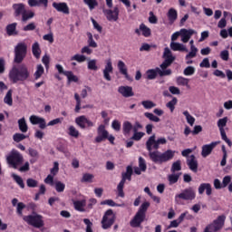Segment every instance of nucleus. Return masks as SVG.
I'll return each mask as SVG.
<instances>
[{"label": "nucleus", "mask_w": 232, "mask_h": 232, "mask_svg": "<svg viewBox=\"0 0 232 232\" xmlns=\"http://www.w3.org/2000/svg\"><path fill=\"white\" fill-rule=\"evenodd\" d=\"M9 79L13 84L28 81L30 79V70L28 66L21 64L17 67H13L9 72Z\"/></svg>", "instance_id": "1"}, {"label": "nucleus", "mask_w": 232, "mask_h": 232, "mask_svg": "<svg viewBox=\"0 0 232 232\" xmlns=\"http://www.w3.org/2000/svg\"><path fill=\"white\" fill-rule=\"evenodd\" d=\"M147 150L150 152L151 160L156 164H164V162H168L175 157V151L169 150L165 152H159L156 146H147Z\"/></svg>", "instance_id": "2"}, {"label": "nucleus", "mask_w": 232, "mask_h": 232, "mask_svg": "<svg viewBox=\"0 0 232 232\" xmlns=\"http://www.w3.org/2000/svg\"><path fill=\"white\" fill-rule=\"evenodd\" d=\"M97 133L98 135L95 138V142H104V140H109L110 144H115V136L108 132L104 124H101L98 127Z\"/></svg>", "instance_id": "3"}, {"label": "nucleus", "mask_w": 232, "mask_h": 232, "mask_svg": "<svg viewBox=\"0 0 232 232\" xmlns=\"http://www.w3.org/2000/svg\"><path fill=\"white\" fill-rule=\"evenodd\" d=\"M197 193L195 189L191 187L183 189L180 193L176 194L174 200L176 204H182V200H195Z\"/></svg>", "instance_id": "4"}, {"label": "nucleus", "mask_w": 232, "mask_h": 232, "mask_svg": "<svg viewBox=\"0 0 232 232\" xmlns=\"http://www.w3.org/2000/svg\"><path fill=\"white\" fill-rule=\"evenodd\" d=\"M28 52V46L24 43H18L14 47V63L16 64H21L24 58L26 57V53Z\"/></svg>", "instance_id": "5"}, {"label": "nucleus", "mask_w": 232, "mask_h": 232, "mask_svg": "<svg viewBox=\"0 0 232 232\" xmlns=\"http://www.w3.org/2000/svg\"><path fill=\"white\" fill-rule=\"evenodd\" d=\"M7 164L14 169H18L19 166L23 164L24 159L21 153L17 152V150H13L11 153L6 157Z\"/></svg>", "instance_id": "6"}, {"label": "nucleus", "mask_w": 232, "mask_h": 232, "mask_svg": "<svg viewBox=\"0 0 232 232\" xmlns=\"http://www.w3.org/2000/svg\"><path fill=\"white\" fill-rule=\"evenodd\" d=\"M160 75V77H166L168 75H171V71H163L156 67L155 69H149L146 72V79L148 81H153L157 79V76Z\"/></svg>", "instance_id": "7"}, {"label": "nucleus", "mask_w": 232, "mask_h": 232, "mask_svg": "<svg viewBox=\"0 0 232 232\" xmlns=\"http://www.w3.org/2000/svg\"><path fill=\"white\" fill-rule=\"evenodd\" d=\"M24 222L33 226L34 227H43L44 226V222L43 221V217L37 214H33L29 216L24 217Z\"/></svg>", "instance_id": "8"}, {"label": "nucleus", "mask_w": 232, "mask_h": 232, "mask_svg": "<svg viewBox=\"0 0 232 232\" xmlns=\"http://www.w3.org/2000/svg\"><path fill=\"white\" fill-rule=\"evenodd\" d=\"M114 222H115V214H113V210L111 209L107 210L102 220V228L108 229L109 227H111Z\"/></svg>", "instance_id": "9"}, {"label": "nucleus", "mask_w": 232, "mask_h": 232, "mask_svg": "<svg viewBox=\"0 0 232 232\" xmlns=\"http://www.w3.org/2000/svg\"><path fill=\"white\" fill-rule=\"evenodd\" d=\"M75 123L77 124V126H79V128H81L82 130H86V128H93V123L92 121L88 120V118H86V116L82 115L80 117H77L75 119Z\"/></svg>", "instance_id": "10"}, {"label": "nucleus", "mask_w": 232, "mask_h": 232, "mask_svg": "<svg viewBox=\"0 0 232 232\" xmlns=\"http://www.w3.org/2000/svg\"><path fill=\"white\" fill-rule=\"evenodd\" d=\"M103 14L106 16L107 20L109 21H119V14L120 10L119 7L115 6L113 10L111 9H104Z\"/></svg>", "instance_id": "11"}, {"label": "nucleus", "mask_w": 232, "mask_h": 232, "mask_svg": "<svg viewBox=\"0 0 232 232\" xmlns=\"http://www.w3.org/2000/svg\"><path fill=\"white\" fill-rule=\"evenodd\" d=\"M53 8H55L56 12H60L61 14H64V15H70V7L66 2H53Z\"/></svg>", "instance_id": "12"}, {"label": "nucleus", "mask_w": 232, "mask_h": 232, "mask_svg": "<svg viewBox=\"0 0 232 232\" xmlns=\"http://www.w3.org/2000/svg\"><path fill=\"white\" fill-rule=\"evenodd\" d=\"M29 121L31 124H33L34 126L39 124L40 130H44L46 128V120H44V118H41L36 115H32L30 116Z\"/></svg>", "instance_id": "13"}, {"label": "nucleus", "mask_w": 232, "mask_h": 232, "mask_svg": "<svg viewBox=\"0 0 232 232\" xmlns=\"http://www.w3.org/2000/svg\"><path fill=\"white\" fill-rule=\"evenodd\" d=\"M187 166H188L189 170L197 173L198 171V161L195 155H190L187 158Z\"/></svg>", "instance_id": "14"}, {"label": "nucleus", "mask_w": 232, "mask_h": 232, "mask_svg": "<svg viewBox=\"0 0 232 232\" xmlns=\"http://www.w3.org/2000/svg\"><path fill=\"white\" fill-rule=\"evenodd\" d=\"M110 73H113V63L111 59L106 61L105 68L103 69V78L105 81H111Z\"/></svg>", "instance_id": "15"}, {"label": "nucleus", "mask_w": 232, "mask_h": 232, "mask_svg": "<svg viewBox=\"0 0 232 232\" xmlns=\"http://www.w3.org/2000/svg\"><path fill=\"white\" fill-rule=\"evenodd\" d=\"M118 92L125 98L133 97V95H135V92H133V87L128 85L120 86L118 88Z\"/></svg>", "instance_id": "16"}, {"label": "nucleus", "mask_w": 232, "mask_h": 232, "mask_svg": "<svg viewBox=\"0 0 232 232\" xmlns=\"http://www.w3.org/2000/svg\"><path fill=\"white\" fill-rule=\"evenodd\" d=\"M146 218V214H142L140 212H137L134 218L130 221L131 227H139L144 219Z\"/></svg>", "instance_id": "17"}, {"label": "nucleus", "mask_w": 232, "mask_h": 232, "mask_svg": "<svg viewBox=\"0 0 232 232\" xmlns=\"http://www.w3.org/2000/svg\"><path fill=\"white\" fill-rule=\"evenodd\" d=\"M117 66H118V70H119L120 73L121 75H124V77L127 81H131V77L130 76V74H128V67L126 66V63L120 60L118 62Z\"/></svg>", "instance_id": "18"}, {"label": "nucleus", "mask_w": 232, "mask_h": 232, "mask_svg": "<svg viewBox=\"0 0 232 232\" xmlns=\"http://www.w3.org/2000/svg\"><path fill=\"white\" fill-rule=\"evenodd\" d=\"M131 175H133V167L129 165L126 169V172L121 174V180L120 181L121 184H126V180H131Z\"/></svg>", "instance_id": "19"}, {"label": "nucleus", "mask_w": 232, "mask_h": 232, "mask_svg": "<svg viewBox=\"0 0 232 232\" xmlns=\"http://www.w3.org/2000/svg\"><path fill=\"white\" fill-rule=\"evenodd\" d=\"M195 34V30L193 29H181L180 35L182 43H188L189 39H191V35Z\"/></svg>", "instance_id": "20"}, {"label": "nucleus", "mask_w": 232, "mask_h": 232, "mask_svg": "<svg viewBox=\"0 0 232 232\" xmlns=\"http://www.w3.org/2000/svg\"><path fill=\"white\" fill-rule=\"evenodd\" d=\"M212 223L216 225L218 229L220 231V229H222L226 224V215L223 214L218 216L216 219L213 220Z\"/></svg>", "instance_id": "21"}, {"label": "nucleus", "mask_w": 232, "mask_h": 232, "mask_svg": "<svg viewBox=\"0 0 232 232\" xmlns=\"http://www.w3.org/2000/svg\"><path fill=\"white\" fill-rule=\"evenodd\" d=\"M204 191H206L207 195L209 196L212 193L211 184L209 183H202L198 187V194L203 195Z\"/></svg>", "instance_id": "22"}, {"label": "nucleus", "mask_w": 232, "mask_h": 232, "mask_svg": "<svg viewBox=\"0 0 232 232\" xmlns=\"http://www.w3.org/2000/svg\"><path fill=\"white\" fill-rule=\"evenodd\" d=\"M13 10H14V16L19 17V15H23L26 9L24 8V4H14Z\"/></svg>", "instance_id": "23"}, {"label": "nucleus", "mask_w": 232, "mask_h": 232, "mask_svg": "<svg viewBox=\"0 0 232 232\" xmlns=\"http://www.w3.org/2000/svg\"><path fill=\"white\" fill-rule=\"evenodd\" d=\"M167 17L169 19V24H173V23L177 21V18L179 17V14L175 10V8H170L167 13Z\"/></svg>", "instance_id": "24"}, {"label": "nucleus", "mask_w": 232, "mask_h": 232, "mask_svg": "<svg viewBox=\"0 0 232 232\" xmlns=\"http://www.w3.org/2000/svg\"><path fill=\"white\" fill-rule=\"evenodd\" d=\"M170 49L173 50V52H188V49L186 46H184V44L177 42L170 43Z\"/></svg>", "instance_id": "25"}, {"label": "nucleus", "mask_w": 232, "mask_h": 232, "mask_svg": "<svg viewBox=\"0 0 232 232\" xmlns=\"http://www.w3.org/2000/svg\"><path fill=\"white\" fill-rule=\"evenodd\" d=\"M17 23H13L11 24H8L6 26V34L7 35L9 36H12V35H18V32H17Z\"/></svg>", "instance_id": "26"}, {"label": "nucleus", "mask_w": 232, "mask_h": 232, "mask_svg": "<svg viewBox=\"0 0 232 232\" xmlns=\"http://www.w3.org/2000/svg\"><path fill=\"white\" fill-rule=\"evenodd\" d=\"M32 53L34 57H35V59L41 58V45H39V42H35L34 44H33Z\"/></svg>", "instance_id": "27"}, {"label": "nucleus", "mask_w": 232, "mask_h": 232, "mask_svg": "<svg viewBox=\"0 0 232 232\" xmlns=\"http://www.w3.org/2000/svg\"><path fill=\"white\" fill-rule=\"evenodd\" d=\"M102 206H110L111 208H124V203L117 204L113 199H106L101 202Z\"/></svg>", "instance_id": "28"}, {"label": "nucleus", "mask_w": 232, "mask_h": 232, "mask_svg": "<svg viewBox=\"0 0 232 232\" xmlns=\"http://www.w3.org/2000/svg\"><path fill=\"white\" fill-rule=\"evenodd\" d=\"M171 64H173V60L165 59L164 62L160 65V68L161 69V72L170 71V75H171L172 73L171 69H168L169 68V66H171Z\"/></svg>", "instance_id": "29"}, {"label": "nucleus", "mask_w": 232, "mask_h": 232, "mask_svg": "<svg viewBox=\"0 0 232 232\" xmlns=\"http://www.w3.org/2000/svg\"><path fill=\"white\" fill-rule=\"evenodd\" d=\"M73 206L74 208L76 209V211H84V208L86 206V200L82 199V200H77L73 202Z\"/></svg>", "instance_id": "30"}, {"label": "nucleus", "mask_w": 232, "mask_h": 232, "mask_svg": "<svg viewBox=\"0 0 232 232\" xmlns=\"http://www.w3.org/2000/svg\"><path fill=\"white\" fill-rule=\"evenodd\" d=\"M34 17H35V13L25 10L22 14V21L26 23V21H30V19H34Z\"/></svg>", "instance_id": "31"}, {"label": "nucleus", "mask_w": 232, "mask_h": 232, "mask_svg": "<svg viewBox=\"0 0 232 232\" xmlns=\"http://www.w3.org/2000/svg\"><path fill=\"white\" fill-rule=\"evenodd\" d=\"M43 73H44V67H43V64H38L36 66V71L34 74V80L39 81V79H41V77H43Z\"/></svg>", "instance_id": "32"}, {"label": "nucleus", "mask_w": 232, "mask_h": 232, "mask_svg": "<svg viewBox=\"0 0 232 232\" xmlns=\"http://www.w3.org/2000/svg\"><path fill=\"white\" fill-rule=\"evenodd\" d=\"M18 127L22 133H26V131H28V124H26V120L24 118L18 120Z\"/></svg>", "instance_id": "33"}, {"label": "nucleus", "mask_w": 232, "mask_h": 232, "mask_svg": "<svg viewBox=\"0 0 232 232\" xmlns=\"http://www.w3.org/2000/svg\"><path fill=\"white\" fill-rule=\"evenodd\" d=\"M140 31L142 32L143 37H150L151 35V29L144 24H140Z\"/></svg>", "instance_id": "34"}, {"label": "nucleus", "mask_w": 232, "mask_h": 232, "mask_svg": "<svg viewBox=\"0 0 232 232\" xmlns=\"http://www.w3.org/2000/svg\"><path fill=\"white\" fill-rule=\"evenodd\" d=\"M177 102H179V100L177 99V97H173L171 101L166 103V107L170 110L171 113L175 111V106H177Z\"/></svg>", "instance_id": "35"}, {"label": "nucleus", "mask_w": 232, "mask_h": 232, "mask_svg": "<svg viewBox=\"0 0 232 232\" xmlns=\"http://www.w3.org/2000/svg\"><path fill=\"white\" fill-rule=\"evenodd\" d=\"M68 135L70 137H73L74 139H79V130L72 125L69 126L68 128Z\"/></svg>", "instance_id": "36"}, {"label": "nucleus", "mask_w": 232, "mask_h": 232, "mask_svg": "<svg viewBox=\"0 0 232 232\" xmlns=\"http://www.w3.org/2000/svg\"><path fill=\"white\" fill-rule=\"evenodd\" d=\"M65 77H67L68 82H79V77L75 76L72 71L65 72Z\"/></svg>", "instance_id": "37"}, {"label": "nucleus", "mask_w": 232, "mask_h": 232, "mask_svg": "<svg viewBox=\"0 0 232 232\" xmlns=\"http://www.w3.org/2000/svg\"><path fill=\"white\" fill-rule=\"evenodd\" d=\"M84 5H87L90 10H95L96 6H99L97 0H83Z\"/></svg>", "instance_id": "38"}, {"label": "nucleus", "mask_w": 232, "mask_h": 232, "mask_svg": "<svg viewBox=\"0 0 232 232\" xmlns=\"http://www.w3.org/2000/svg\"><path fill=\"white\" fill-rule=\"evenodd\" d=\"M12 177L14 180L18 184V186L24 189V181L23 180V178L17 174H12Z\"/></svg>", "instance_id": "39"}, {"label": "nucleus", "mask_w": 232, "mask_h": 232, "mask_svg": "<svg viewBox=\"0 0 232 232\" xmlns=\"http://www.w3.org/2000/svg\"><path fill=\"white\" fill-rule=\"evenodd\" d=\"M183 115L186 117L187 122L188 124H189V126H193V124H195V117L191 116V114H189V111H183Z\"/></svg>", "instance_id": "40"}, {"label": "nucleus", "mask_w": 232, "mask_h": 232, "mask_svg": "<svg viewBox=\"0 0 232 232\" xmlns=\"http://www.w3.org/2000/svg\"><path fill=\"white\" fill-rule=\"evenodd\" d=\"M4 102L5 104H8V106H12L14 104V100L12 99V90H9L6 93V95L4 98Z\"/></svg>", "instance_id": "41"}, {"label": "nucleus", "mask_w": 232, "mask_h": 232, "mask_svg": "<svg viewBox=\"0 0 232 232\" xmlns=\"http://www.w3.org/2000/svg\"><path fill=\"white\" fill-rule=\"evenodd\" d=\"M54 188L57 191V193H63L64 189L66 188V185L63 183L62 181H56L54 183Z\"/></svg>", "instance_id": "42"}, {"label": "nucleus", "mask_w": 232, "mask_h": 232, "mask_svg": "<svg viewBox=\"0 0 232 232\" xmlns=\"http://www.w3.org/2000/svg\"><path fill=\"white\" fill-rule=\"evenodd\" d=\"M131 130H133V125H131V122L125 121L123 123V135H128Z\"/></svg>", "instance_id": "43"}, {"label": "nucleus", "mask_w": 232, "mask_h": 232, "mask_svg": "<svg viewBox=\"0 0 232 232\" xmlns=\"http://www.w3.org/2000/svg\"><path fill=\"white\" fill-rule=\"evenodd\" d=\"M227 117H224L223 119H219L218 121V128H219V131L224 130V128H226V126L227 125Z\"/></svg>", "instance_id": "44"}, {"label": "nucleus", "mask_w": 232, "mask_h": 232, "mask_svg": "<svg viewBox=\"0 0 232 232\" xmlns=\"http://www.w3.org/2000/svg\"><path fill=\"white\" fill-rule=\"evenodd\" d=\"M94 176L93 174L90 173H84L82 177L81 182H89L92 183L93 182Z\"/></svg>", "instance_id": "45"}, {"label": "nucleus", "mask_w": 232, "mask_h": 232, "mask_svg": "<svg viewBox=\"0 0 232 232\" xmlns=\"http://www.w3.org/2000/svg\"><path fill=\"white\" fill-rule=\"evenodd\" d=\"M211 151H213V146H203L201 155L206 158L211 155Z\"/></svg>", "instance_id": "46"}, {"label": "nucleus", "mask_w": 232, "mask_h": 232, "mask_svg": "<svg viewBox=\"0 0 232 232\" xmlns=\"http://www.w3.org/2000/svg\"><path fill=\"white\" fill-rule=\"evenodd\" d=\"M163 57L164 59H167L169 61H175V58L173 56V54L171 53V50H169V48L166 47L164 49V53H163Z\"/></svg>", "instance_id": "47"}, {"label": "nucleus", "mask_w": 232, "mask_h": 232, "mask_svg": "<svg viewBox=\"0 0 232 232\" xmlns=\"http://www.w3.org/2000/svg\"><path fill=\"white\" fill-rule=\"evenodd\" d=\"M74 99L76 101V106L74 109L75 113H79V111H81V96L79 95V93L75 92L74 93Z\"/></svg>", "instance_id": "48"}, {"label": "nucleus", "mask_w": 232, "mask_h": 232, "mask_svg": "<svg viewBox=\"0 0 232 232\" xmlns=\"http://www.w3.org/2000/svg\"><path fill=\"white\" fill-rule=\"evenodd\" d=\"M176 81L179 86H188L189 84V80L182 76H179Z\"/></svg>", "instance_id": "49"}, {"label": "nucleus", "mask_w": 232, "mask_h": 232, "mask_svg": "<svg viewBox=\"0 0 232 232\" xmlns=\"http://www.w3.org/2000/svg\"><path fill=\"white\" fill-rule=\"evenodd\" d=\"M141 104L145 110H151V108H155L157 104L150 100L141 102Z\"/></svg>", "instance_id": "50"}, {"label": "nucleus", "mask_w": 232, "mask_h": 232, "mask_svg": "<svg viewBox=\"0 0 232 232\" xmlns=\"http://www.w3.org/2000/svg\"><path fill=\"white\" fill-rule=\"evenodd\" d=\"M88 70H92L93 72H97L99 67H97V60L93 59L88 62L87 65Z\"/></svg>", "instance_id": "51"}, {"label": "nucleus", "mask_w": 232, "mask_h": 232, "mask_svg": "<svg viewBox=\"0 0 232 232\" xmlns=\"http://www.w3.org/2000/svg\"><path fill=\"white\" fill-rule=\"evenodd\" d=\"M144 116L149 119L150 121H151L152 122H160V118L155 116L153 113L151 112H145Z\"/></svg>", "instance_id": "52"}, {"label": "nucleus", "mask_w": 232, "mask_h": 232, "mask_svg": "<svg viewBox=\"0 0 232 232\" xmlns=\"http://www.w3.org/2000/svg\"><path fill=\"white\" fill-rule=\"evenodd\" d=\"M180 178V174H170L168 176L169 184H177L179 182V179Z\"/></svg>", "instance_id": "53"}, {"label": "nucleus", "mask_w": 232, "mask_h": 232, "mask_svg": "<svg viewBox=\"0 0 232 232\" xmlns=\"http://www.w3.org/2000/svg\"><path fill=\"white\" fill-rule=\"evenodd\" d=\"M88 44L91 48H97V43L93 40V34L92 33H87Z\"/></svg>", "instance_id": "54"}, {"label": "nucleus", "mask_w": 232, "mask_h": 232, "mask_svg": "<svg viewBox=\"0 0 232 232\" xmlns=\"http://www.w3.org/2000/svg\"><path fill=\"white\" fill-rule=\"evenodd\" d=\"M148 208H150V202H148V201L143 202L140 205L138 213H141L142 215H146V211H148Z\"/></svg>", "instance_id": "55"}, {"label": "nucleus", "mask_w": 232, "mask_h": 232, "mask_svg": "<svg viewBox=\"0 0 232 232\" xmlns=\"http://www.w3.org/2000/svg\"><path fill=\"white\" fill-rule=\"evenodd\" d=\"M71 61H76L77 63H84V61H86V56L82 54H74L71 57Z\"/></svg>", "instance_id": "56"}, {"label": "nucleus", "mask_w": 232, "mask_h": 232, "mask_svg": "<svg viewBox=\"0 0 232 232\" xmlns=\"http://www.w3.org/2000/svg\"><path fill=\"white\" fill-rule=\"evenodd\" d=\"M218 231H220V230L218 229V227H216L215 224H213V222L210 223V224H208V225L205 227V229H204V232H218Z\"/></svg>", "instance_id": "57"}, {"label": "nucleus", "mask_w": 232, "mask_h": 232, "mask_svg": "<svg viewBox=\"0 0 232 232\" xmlns=\"http://www.w3.org/2000/svg\"><path fill=\"white\" fill-rule=\"evenodd\" d=\"M26 185L28 188H37V186H39V181L30 178L27 179Z\"/></svg>", "instance_id": "58"}, {"label": "nucleus", "mask_w": 232, "mask_h": 232, "mask_svg": "<svg viewBox=\"0 0 232 232\" xmlns=\"http://www.w3.org/2000/svg\"><path fill=\"white\" fill-rule=\"evenodd\" d=\"M180 169H182V166H181L180 160L175 161L172 164L171 172L175 173V171H180Z\"/></svg>", "instance_id": "59"}, {"label": "nucleus", "mask_w": 232, "mask_h": 232, "mask_svg": "<svg viewBox=\"0 0 232 232\" xmlns=\"http://www.w3.org/2000/svg\"><path fill=\"white\" fill-rule=\"evenodd\" d=\"M24 139H26V135L23 133H15L13 136L14 142H21V140H24Z\"/></svg>", "instance_id": "60"}, {"label": "nucleus", "mask_w": 232, "mask_h": 232, "mask_svg": "<svg viewBox=\"0 0 232 232\" xmlns=\"http://www.w3.org/2000/svg\"><path fill=\"white\" fill-rule=\"evenodd\" d=\"M140 169H141V171H146L147 169V166H146V160L142 158V157H140L139 158V167H138Z\"/></svg>", "instance_id": "61"}, {"label": "nucleus", "mask_w": 232, "mask_h": 232, "mask_svg": "<svg viewBox=\"0 0 232 232\" xmlns=\"http://www.w3.org/2000/svg\"><path fill=\"white\" fill-rule=\"evenodd\" d=\"M183 73L184 75H187V76L193 75L195 73V67L188 66L187 68L184 69Z\"/></svg>", "instance_id": "62"}, {"label": "nucleus", "mask_w": 232, "mask_h": 232, "mask_svg": "<svg viewBox=\"0 0 232 232\" xmlns=\"http://www.w3.org/2000/svg\"><path fill=\"white\" fill-rule=\"evenodd\" d=\"M50 171H51V175L55 177V175H57L59 173V162L54 161L53 168H52Z\"/></svg>", "instance_id": "63"}, {"label": "nucleus", "mask_w": 232, "mask_h": 232, "mask_svg": "<svg viewBox=\"0 0 232 232\" xmlns=\"http://www.w3.org/2000/svg\"><path fill=\"white\" fill-rule=\"evenodd\" d=\"M111 128L114 131H121V121L114 120L111 123Z\"/></svg>", "instance_id": "64"}]
</instances>
